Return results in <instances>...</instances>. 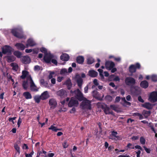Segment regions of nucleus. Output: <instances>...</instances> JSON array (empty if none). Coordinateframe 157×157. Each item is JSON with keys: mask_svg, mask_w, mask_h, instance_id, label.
Here are the masks:
<instances>
[{"mask_svg": "<svg viewBox=\"0 0 157 157\" xmlns=\"http://www.w3.org/2000/svg\"><path fill=\"white\" fill-rule=\"evenodd\" d=\"M12 34L15 37L20 39H25V37L24 36L23 32L18 29H12L11 31Z\"/></svg>", "mask_w": 157, "mask_h": 157, "instance_id": "f257e3e1", "label": "nucleus"}, {"mask_svg": "<svg viewBox=\"0 0 157 157\" xmlns=\"http://www.w3.org/2000/svg\"><path fill=\"white\" fill-rule=\"evenodd\" d=\"M124 82L126 85L131 87L134 86L136 82L135 79L131 77H126L124 80Z\"/></svg>", "mask_w": 157, "mask_h": 157, "instance_id": "f03ea898", "label": "nucleus"}, {"mask_svg": "<svg viewBox=\"0 0 157 157\" xmlns=\"http://www.w3.org/2000/svg\"><path fill=\"white\" fill-rule=\"evenodd\" d=\"M70 92L71 93H74L75 98L79 101H81L83 100L84 98L83 95L78 89L74 91L71 90Z\"/></svg>", "mask_w": 157, "mask_h": 157, "instance_id": "7ed1b4c3", "label": "nucleus"}, {"mask_svg": "<svg viewBox=\"0 0 157 157\" xmlns=\"http://www.w3.org/2000/svg\"><path fill=\"white\" fill-rule=\"evenodd\" d=\"M140 65L138 63H136L135 64H132L130 66L128 70L130 73L132 74L136 71V69H140Z\"/></svg>", "mask_w": 157, "mask_h": 157, "instance_id": "20e7f679", "label": "nucleus"}, {"mask_svg": "<svg viewBox=\"0 0 157 157\" xmlns=\"http://www.w3.org/2000/svg\"><path fill=\"white\" fill-rule=\"evenodd\" d=\"M91 101L88 100L85 101H82L81 104V106L83 109H86L90 110L91 109Z\"/></svg>", "mask_w": 157, "mask_h": 157, "instance_id": "39448f33", "label": "nucleus"}, {"mask_svg": "<svg viewBox=\"0 0 157 157\" xmlns=\"http://www.w3.org/2000/svg\"><path fill=\"white\" fill-rule=\"evenodd\" d=\"M54 57V56L51 54L48 53L45 54L44 57V60L47 63H51L52 59Z\"/></svg>", "mask_w": 157, "mask_h": 157, "instance_id": "423d86ee", "label": "nucleus"}, {"mask_svg": "<svg viewBox=\"0 0 157 157\" xmlns=\"http://www.w3.org/2000/svg\"><path fill=\"white\" fill-rule=\"evenodd\" d=\"M79 103L78 100L75 99L74 98H71L70 100L68 105L69 107H77Z\"/></svg>", "mask_w": 157, "mask_h": 157, "instance_id": "0eeeda50", "label": "nucleus"}, {"mask_svg": "<svg viewBox=\"0 0 157 157\" xmlns=\"http://www.w3.org/2000/svg\"><path fill=\"white\" fill-rule=\"evenodd\" d=\"M49 104L50 106V109H54L56 107L57 104L56 100L54 98H52L49 100Z\"/></svg>", "mask_w": 157, "mask_h": 157, "instance_id": "6e6552de", "label": "nucleus"}, {"mask_svg": "<svg viewBox=\"0 0 157 157\" xmlns=\"http://www.w3.org/2000/svg\"><path fill=\"white\" fill-rule=\"evenodd\" d=\"M2 53L4 54L7 53L11 54V48L9 45H5L2 48Z\"/></svg>", "mask_w": 157, "mask_h": 157, "instance_id": "1a4fd4ad", "label": "nucleus"}, {"mask_svg": "<svg viewBox=\"0 0 157 157\" xmlns=\"http://www.w3.org/2000/svg\"><path fill=\"white\" fill-rule=\"evenodd\" d=\"M149 99L152 102H155L157 101V96L155 92H152L150 94Z\"/></svg>", "mask_w": 157, "mask_h": 157, "instance_id": "9d476101", "label": "nucleus"}, {"mask_svg": "<svg viewBox=\"0 0 157 157\" xmlns=\"http://www.w3.org/2000/svg\"><path fill=\"white\" fill-rule=\"evenodd\" d=\"M56 94L58 96H60L61 98H64L67 95V93L66 90L62 89L57 91Z\"/></svg>", "mask_w": 157, "mask_h": 157, "instance_id": "9b49d317", "label": "nucleus"}, {"mask_svg": "<svg viewBox=\"0 0 157 157\" xmlns=\"http://www.w3.org/2000/svg\"><path fill=\"white\" fill-rule=\"evenodd\" d=\"M115 66L114 62L111 61H107L105 63V67L107 69L111 70Z\"/></svg>", "mask_w": 157, "mask_h": 157, "instance_id": "f8f14e48", "label": "nucleus"}, {"mask_svg": "<svg viewBox=\"0 0 157 157\" xmlns=\"http://www.w3.org/2000/svg\"><path fill=\"white\" fill-rule=\"evenodd\" d=\"M76 81L78 86L79 88H81L83 83V79L82 78L78 75L76 76Z\"/></svg>", "mask_w": 157, "mask_h": 157, "instance_id": "ddd939ff", "label": "nucleus"}, {"mask_svg": "<svg viewBox=\"0 0 157 157\" xmlns=\"http://www.w3.org/2000/svg\"><path fill=\"white\" fill-rule=\"evenodd\" d=\"M101 108L104 110V111L105 114H113V111H110V109L107 105H105V106L102 105L101 106Z\"/></svg>", "mask_w": 157, "mask_h": 157, "instance_id": "4468645a", "label": "nucleus"}, {"mask_svg": "<svg viewBox=\"0 0 157 157\" xmlns=\"http://www.w3.org/2000/svg\"><path fill=\"white\" fill-rule=\"evenodd\" d=\"M154 105L149 102H145L142 104V106L148 110H151L152 109Z\"/></svg>", "mask_w": 157, "mask_h": 157, "instance_id": "2eb2a0df", "label": "nucleus"}, {"mask_svg": "<svg viewBox=\"0 0 157 157\" xmlns=\"http://www.w3.org/2000/svg\"><path fill=\"white\" fill-rule=\"evenodd\" d=\"M89 75L91 77L94 78L96 77L98 75V72L93 70H90L88 72Z\"/></svg>", "mask_w": 157, "mask_h": 157, "instance_id": "dca6fc26", "label": "nucleus"}, {"mask_svg": "<svg viewBox=\"0 0 157 157\" xmlns=\"http://www.w3.org/2000/svg\"><path fill=\"white\" fill-rule=\"evenodd\" d=\"M21 61L25 64H28L30 62V59L29 57L24 56L21 59Z\"/></svg>", "mask_w": 157, "mask_h": 157, "instance_id": "f3484780", "label": "nucleus"}, {"mask_svg": "<svg viewBox=\"0 0 157 157\" xmlns=\"http://www.w3.org/2000/svg\"><path fill=\"white\" fill-rule=\"evenodd\" d=\"M5 57L6 58V61L8 63L12 62L16 59V58L13 55L6 56Z\"/></svg>", "mask_w": 157, "mask_h": 157, "instance_id": "a211bd4d", "label": "nucleus"}, {"mask_svg": "<svg viewBox=\"0 0 157 157\" xmlns=\"http://www.w3.org/2000/svg\"><path fill=\"white\" fill-rule=\"evenodd\" d=\"M77 63L79 64H82L83 63L84 61V58L82 56H79L76 59Z\"/></svg>", "mask_w": 157, "mask_h": 157, "instance_id": "6ab92c4d", "label": "nucleus"}, {"mask_svg": "<svg viewBox=\"0 0 157 157\" xmlns=\"http://www.w3.org/2000/svg\"><path fill=\"white\" fill-rule=\"evenodd\" d=\"M60 59L63 61H66L68 60L70 57L67 54L65 53L62 54L60 56Z\"/></svg>", "mask_w": 157, "mask_h": 157, "instance_id": "aec40b11", "label": "nucleus"}, {"mask_svg": "<svg viewBox=\"0 0 157 157\" xmlns=\"http://www.w3.org/2000/svg\"><path fill=\"white\" fill-rule=\"evenodd\" d=\"M42 100H45L49 97V95L47 91H44L40 95Z\"/></svg>", "mask_w": 157, "mask_h": 157, "instance_id": "412c9836", "label": "nucleus"}, {"mask_svg": "<svg viewBox=\"0 0 157 157\" xmlns=\"http://www.w3.org/2000/svg\"><path fill=\"white\" fill-rule=\"evenodd\" d=\"M64 84L66 85L68 89L70 90L72 87V84L71 80L70 79H68L64 83Z\"/></svg>", "mask_w": 157, "mask_h": 157, "instance_id": "4be33fe9", "label": "nucleus"}, {"mask_svg": "<svg viewBox=\"0 0 157 157\" xmlns=\"http://www.w3.org/2000/svg\"><path fill=\"white\" fill-rule=\"evenodd\" d=\"M15 46L17 49L21 50H23L25 48V46L22 44L20 43H17L15 44Z\"/></svg>", "mask_w": 157, "mask_h": 157, "instance_id": "5701e85b", "label": "nucleus"}, {"mask_svg": "<svg viewBox=\"0 0 157 157\" xmlns=\"http://www.w3.org/2000/svg\"><path fill=\"white\" fill-rule=\"evenodd\" d=\"M142 114L144 117L145 118H147L151 115V111L150 110L147 111L145 110H144L142 112Z\"/></svg>", "mask_w": 157, "mask_h": 157, "instance_id": "b1692460", "label": "nucleus"}, {"mask_svg": "<svg viewBox=\"0 0 157 157\" xmlns=\"http://www.w3.org/2000/svg\"><path fill=\"white\" fill-rule=\"evenodd\" d=\"M140 86L144 88H146L148 86V83L146 80L142 81L140 83Z\"/></svg>", "mask_w": 157, "mask_h": 157, "instance_id": "393cba45", "label": "nucleus"}, {"mask_svg": "<svg viewBox=\"0 0 157 157\" xmlns=\"http://www.w3.org/2000/svg\"><path fill=\"white\" fill-rule=\"evenodd\" d=\"M10 66L12 67V69L15 71H17L19 69L18 65L16 63H12L10 64Z\"/></svg>", "mask_w": 157, "mask_h": 157, "instance_id": "a878e982", "label": "nucleus"}, {"mask_svg": "<svg viewBox=\"0 0 157 157\" xmlns=\"http://www.w3.org/2000/svg\"><path fill=\"white\" fill-rule=\"evenodd\" d=\"M23 96L27 99L32 98V96L31 94L29 92H25L23 94Z\"/></svg>", "mask_w": 157, "mask_h": 157, "instance_id": "bb28decb", "label": "nucleus"}, {"mask_svg": "<svg viewBox=\"0 0 157 157\" xmlns=\"http://www.w3.org/2000/svg\"><path fill=\"white\" fill-rule=\"evenodd\" d=\"M29 72L25 70H24L22 71V75L20 76V78L22 79H25L26 76L29 75Z\"/></svg>", "mask_w": 157, "mask_h": 157, "instance_id": "cd10ccee", "label": "nucleus"}, {"mask_svg": "<svg viewBox=\"0 0 157 157\" xmlns=\"http://www.w3.org/2000/svg\"><path fill=\"white\" fill-rule=\"evenodd\" d=\"M33 98L35 102L37 103H40V100L41 99L40 96H39L38 95L35 96Z\"/></svg>", "mask_w": 157, "mask_h": 157, "instance_id": "c85d7f7f", "label": "nucleus"}, {"mask_svg": "<svg viewBox=\"0 0 157 157\" xmlns=\"http://www.w3.org/2000/svg\"><path fill=\"white\" fill-rule=\"evenodd\" d=\"M27 42L29 44L30 46L33 47L35 46L36 44L35 42L31 39H29L27 41Z\"/></svg>", "mask_w": 157, "mask_h": 157, "instance_id": "c756f323", "label": "nucleus"}, {"mask_svg": "<svg viewBox=\"0 0 157 157\" xmlns=\"http://www.w3.org/2000/svg\"><path fill=\"white\" fill-rule=\"evenodd\" d=\"M126 147L127 148L126 149V150H128V149H134V144L131 143H128Z\"/></svg>", "mask_w": 157, "mask_h": 157, "instance_id": "7c9ffc66", "label": "nucleus"}, {"mask_svg": "<svg viewBox=\"0 0 157 157\" xmlns=\"http://www.w3.org/2000/svg\"><path fill=\"white\" fill-rule=\"evenodd\" d=\"M92 95L93 97L95 98H97L99 96L98 92L97 90H94L92 92Z\"/></svg>", "mask_w": 157, "mask_h": 157, "instance_id": "2f4dec72", "label": "nucleus"}, {"mask_svg": "<svg viewBox=\"0 0 157 157\" xmlns=\"http://www.w3.org/2000/svg\"><path fill=\"white\" fill-rule=\"evenodd\" d=\"M48 129L52 130L53 131L55 132H57L58 131L60 130V129L57 128L56 127L54 126L53 125H52L48 128Z\"/></svg>", "mask_w": 157, "mask_h": 157, "instance_id": "473e14b6", "label": "nucleus"}, {"mask_svg": "<svg viewBox=\"0 0 157 157\" xmlns=\"http://www.w3.org/2000/svg\"><path fill=\"white\" fill-rule=\"evenodd\" d=\"M13 54L18 58H20L21 57L22 54L21 52L19 51H15L13 52Z\"/></svg>", "mask_w": 157, "mask_h": 157, "instance_id": "72a5a7b5", "label": "nucleus"}, {"mask_svg": "<svg viewBox=\"0 0 157 157\" xmlns=\"http://www.w3.org/2000/svg\"><path fill=\"white\" fill-rule=\"evenodd\" d=\"M22 86L23 88L25 90H26L28 87V83L27 81H24L23 82L22 84Z\"/></svg>", "mask_w": 157, "mask_h": 157, "instance_id": "f704fd0d", "label": "nucleus"}, {"mask_svg": "<svg viewBox=\"0 0 157 157\" xmlns=\"http://www.w3.org/2000/svg\"><path fill=\"white\" fill-rule=\"evenodd\" d=\"M110 108L114 111L118 112V107L116 105H110Z\"/></svg>", "mask_w": 157, "mask_h": 157, "instance_id": "c9c22d12", "label": "nucleus"}, {"mask_svg": "<svg viewBox=\"0 0 157 157\" xmlns=\"http://www.w3.org/2000/svg\"><path fill=\"white\" fill-rule=\"evenodd\" d=\"M94 62V59L92 57H89L87 59V63L89 64H92Z\"/></svg>", "mask_w": 157, "mask_h": 157, "instance_id": "e433bc0d", "label": "nucleus"}, {"mask_svg": "<svg viewBox=\"0 0 157 157\" xmlns=\"http://www.w3.org/2000/svg\"><path fill=\"white\" fill-rule=\"evenodd\" d=\"M14 147L15 149L17 151V152L18 153V155H19L20 153V147L17 144H15L14 145Z\"/></svg>", "mask_w": 157, "mask_h": 157, "instance_id": "4c0bfd02", "label": "nucleus"}, {"mask_svg": "<svg viewBox=\"0 0 157 157\" xmlns=\"http://www.w3.org/2000/svg\"><path fill=\"white\" fill-rule=\"evenodd\" d=\"M30 89L32 91L34 92H37L39 90V88H38L35 85L31 87Z\"/></svg>", "mask_w": 157, "mask_h": 157, "instance_id": "58836bf2", "label": "nucleus"}, {"mask_svg": "<svg viewBox=\"0 0 157 157\" xmlns=\"http://www.w3.org/2000/svg\"><path fill=\"white\" fill-rule=\"evenodd\" d=\"M113 99L112 96L110 95H107L105 97V99L109 102L112 101Z\"/></svg>", "mask_w": 157, "mask_h": 157, "instance_id": "ea45409f", "label": "nucleus"}, {"mask_svg": "<svg viewBox=\"0 0 157 157\" xmlns=\"http://www.w3.org/2000/svg\"><path fill=\"white\" fill-rule=\"evenodd\" d=\"M140 142L141 144L144 145L145 144L146 140L143 137L141 136L140 138Z\"/></svg>", "mask_w": 157, "mask_h": 157, "instance_id": "a19ab883", "label": "nucleus"}, {"mask_svg": "<svg viewBox=\"0 0 157 157\" xmlns=\"http://www.w3.org/2000/svg\"><path fill=\"white\" fill-rule=\"evenodd\" d=\"M118 134L117 132L116 131H113L111 132V134L112 135L115 137L117 138H118L119 137V136H116Z\"/></svg>", "mask_w": 157, "mask_h": 157, "instance_id": "79ce46f5", "label": "nucleus"}, {"mask_svg": "<svg viewBox=\"0 0 157 157\" xmlns=\"http://www.w3.org/2000/svg\"><path fill=\"white\" fill-rule=\"evenodd\" d=\"M151 79L152 81L153 82H157V76L156 75H152L151 77Z\"/></svg>", "mask_w": 157, "mask_h": 157, "instance_id": "37998d69", "label": "nucleus"}, {"mask_svg": "<svg viewBox=\"0 0 157 157\" xmlns=\"http://www.w3.org/2000/svg\"><path fill=\"white\" fill-rule=\"evenodd\" d=\"M40 51L41 52L44 53L45 55L46 54H48L47 51V49L44 48H41L40 49Z\"/></svg>", "mask_w": 157, "mask_h": 157, "instance_id": "c03bdc74", "label": "nucleus"}, {"mask_svg": "<svg viewBox=\"0 0 157 157\" xmlns=\"http://www.w3.org/2000/svg\"><path fill=\"white\" fill-rule=\"evenodd\" d=\"M30 87H32L35 85L33 80H32V78L30 77Z\"/></svg>", "mask_w": 157, "mask_h": 157, "instance_id": "a18cd8bd", "label": "nucleus"}, {"mask_svg": "<svg viewBox=\"0 0 157 157\" xmlns=\"http://www.w3.org/2000/svg\"><path fill=\"white\" fill-rule=\"evenodd\" d=\"M67 72V70L66 69H62L60 71V73L61 74H64Z\"/></svg>", "mask_w": 157, "mask_h": 157, "instance_id": "49530a36", "label": "nucleus"}, {"mask_svg": "<svg viewBox=\"0 0 157 157\" xmlns=\"http://www.w3.org/2000/svg\"><path fill=\"white\" fill-rule=\"evenodd\" d=\"M51 62L52 63L54 64H55L56 65H57V61L55 59H53V58L52 59V60H51Z\"/></svg>", "mask_w": 157, "mask_h": 157, "instance_id": "de8ad7c7", "label": "nucleus"}, {"mask_svg": "<svg viewBox=\"0 0 157 157\" xmlns=\"http://www.w3.org/2000/svg\"><path fill=\"white\" fill-rule=\"evenodd\" d=\"M143 147L147 153H149L151 151L150 149L147 148L145 146H144Z\"/></svg>", "mask_w": 157, "mask_h": 157, "instance_id": "09e8293b", "label": "nucleus"}, {"mask_svg": "<svg viewBox=\"0 0 157 157\" xmlns=\"http://www.w3.org/2000/svg\"><path fill=\"white\" fill-rule=\"evenodd\" d=\"M93 83L96 86H98L99 85V83L98 82V80L96 79H95L93 81Z\"/></svg>", "mask_w": 157, "mask_h": 157, "instance_id": "8fccbe9b", "label": "nucleus"}, {"mask_svg": "<svg viewBox=\"0 0 157 157\" xmlns=\"http://www.w3.org/2000/svg\"><path fill=\"white\" fill-rule=\"evenodd\" d=\"M76 111V109L75 107H73L70 111V113H74Z\"/></svg>", "mask_w": 157, "mask_h": 157, "instance_id": "3c124183", "label": "nucleus"}, {"mask_svg": "<svg viewBox=\"0 0 157 157\" xmlns=\"http://www.w3.org/2000/svg\"><path fill=\"white\" fill-rule=\"evenodd\" d=\"M138 99L140 102L141 103H144V100L142 99L141 97L140 96H138Z\"/></svg>", "mask_w": 157, "mask_h": 157, "instance_id": "603ef678", "label": "nucleus"}, {"mask_svg": "<svg viewBox=\"0 0 157 157\" xmlns=\"http://www.w3.org/2000/svg\"><path fill=\"white\" fill-rule=\"evenodd\" d=\"M22 121L20 117L18 120L17 124L18 127H19L20 126V125Z\"/></svg>", "mask_w": 157, "mask_h": 157, "instance_id": "864d4df0", "label": "nucleus"}, {"mask_svg": "<svg viewBox=\"0 0 157 157\" xmlns=\"http://www.w3.org/2000/svg\"><path fill=\"white\" fill-rule=\"evenodd\" d=\"M63 147L64 148H66L68 147V145L67 144V141H65L63 144Z\"/></svg>", "mask_w": 157, "mask_h": 157, "instance_id": "5fc2aeb1", "label": "nucleus"}, {"mask_svg": "<svg viewBox=\"0 0 157 157\" xmlns=\"http://www.w3.org/2000/svg\"><path fill=\"white\" fill-rule=\"evenodd\" d=\"M131 139L133 140H137L139 139V136H133Z\"/></svg>", "mask_w": 157, "mask_h": 157, "instance_id": "6e6d98bb", "label": "nucleus"}, {"mask_svg": "<svg viewBox=\"0 0 157 157\" xmlns=\"http://www.w3.org/2000/svg\"><path fill=\"white\" fill-rule=\"evenodd\" d=\"M135 148L136 149H138L141 151H142L143 150L142 149L141 147L139 145H136L134 146V148Z\"/></svg>", "mask_w": 157, "mask_h": 157, "instance_id": "4d7b16f0", "label": "nucleus"}, {"mask_svg": "<svg viewBox=\"0 0 157 157\" xmlns=\"http://www.w3.org/2000/svg\"><path fill=\"white\" fill-rule=\"evenodd\" d=\"M121 99V98L119 96H117L116 97L115 100V102H119Z\"/></svg>", "mask_w": 157, "mask_h": 157, "instance_id": "13d9d810", "label": "nucleus"}, {"mask_svg": "<svg viewBox=\"0 0 157 157\" xmlns=\"http://www.w3.org/2000/svg\"><path fill=\"white\" fill-rule=\"evenodd\" d=\"M149 127L151 128V129L154 132V133H156V131L155 129L154 128V126L153 125H150L149 126Z\"/></svg>", "mask_w": 157, "mask_h": 157, "instance_id": "bf43d9fd", "label": "nucleus"}, {"mask_svg": "<svg viewBox=\"0 0 157 157\" xmlns=\"http://www.w3.org/2000/svg\"><path fill=\"white\" fill-rule=\"evenodd\" d=\"M54 74V72H52L50 73L48 75V78L49 79H52L53 77L52 75Z\"/></svg>", "mask_w": 157, "mask_h": 157, "instance_id": "052dcab7", "label": "nucleus"}, {"mask_svg": "<svg viewBox=\"0 0 157 157\" xmlns=\"http://www.w3.org/2000/svg\"><path fill=\"white\" fill-rule=\"evenodd\" d=\"M140 113H137V112H136L133 113V116L136 117V116H138L139 117L140 115Z\"/></svg>", "mask_w": 157, "mask_h": 157, "instance_id": "680f3d73", "label": "nucleus"}, {"mask_svg": "<svg viewBox=\"0 0 157 157\" xmlns=\"http://www.w3.org/2000/svg\"><path fill=\"white\" fill-rule=\"evenodd\" d=\"M114 148V147L113 146L110 145L108 147V150L109 151H111Z\"/></svg>", "mask_w": 157, "mask_h": 157, "instance_id": "e2e57ef3", "label": "nucleus"}, {"mask_svg": "<svg viewBox=\"0 0 157 157\" xmlns=\"http://www.w3.org/2000/svg\"><path fill=\"white\" fill-rule=\"evenodd\" d=\"M34 70H40V67L38 65H36L35 66L34 68Z\"/></svg>", "mask_w": 157, "mask_h": 157, "instance_id": "0e129e2a", "label": "nucleus"}, {"mask_svg": "<svg viewBox=\"0 0 157 157\" xmlns=\"http://www.w3.org/2000/svg\"><path fill=\"white\" fill-rule=\"evenodd\" d=\"M32 51V49H26L25 50V52L26 53H30Z\"/></svg>", "mask_w": 157, "mask_h": 157, "instance_id": "69168bd1", "label": "nucleus"}, {"mask_svg": "<svg viewBox=\"0 0 157 157\" xmlns=\"http://www.w3.org/2000/svg\"><path fill=\"white\" fill-rule=\"evenodd\" d=\"M126 99L128 101H130L131 99V97L130 95L127 96L126 97Z\"/></svg>", "mask_w": 157, "mask_h": 157, "instance_id": "338daca9", "label": "nucleus"}, {"mask_svg": "<svg viewBox=\"0 0 157 157\" xmlns=\"http://www.w3.org/2000/svg\"><path fill=\"white\" fill-rule=\"evenodd\" d=\"M51 83L53 84H55L56 83V79L54 78H52L51 80Z\"/></svg>", "mask_w": 157, "mask_h": 157, "instance_id": "774afa93", "label": "nucleus"}]
</instances>
